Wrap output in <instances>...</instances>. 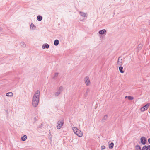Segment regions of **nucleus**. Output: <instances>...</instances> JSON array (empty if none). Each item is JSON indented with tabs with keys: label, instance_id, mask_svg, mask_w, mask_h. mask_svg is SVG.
Wrapping results in <instances>:
<instances>
[{
	"label": "nucleus",
	"instance_id": "obj_1",
	"mask_svg": "<svg viewBox=\"0 0 150 150\" xmlns=\"http://www.w3.org/2000/svg\"><path fill=\"white\" fill-rule=\"evenodd\" d=\"M40 91L37 90L34 94L32 99V105L34 107H37L39 101Z\"/></svg>",
	"mask_w": 150,
	"mask_h": 150
},
{
	"label": "nucleus",
	"instance_id": "obj_2",
	"mask_svg": "<svg viewBox=\"0 0 150 150\" xmlns=\"http://www.w3.org/2000/svg\"><path fill=\"white\" fill-rule=\"evenodd\" d=\"M64 124V120H61L59 121L57 124V128L58 129H60Z\"/></svg>",
	"mask_w": 150,
	"mask_h": 150
},
{
	"label": "nucleus",
	"instance_id": "obj_3",
	"mask_svg": "<svg viewBox=\"0 0 150 150\" xmlns=\"http://www.w3.org/2000/svg\"><path fill=\"white\" fill-rule=\"evenodd\" d=\"M150 105V103H149L146 104L145 105L142 107L140 109L141 111L142 112H143L145 110H147Z\"/></svg>",
	"mask_w": 150,
	"mask_h": 150
},
{
	"label": "nucleus",
	"instance_id": "obj_4",
	"mask_svg": "<svg viewBox=\"0 0 150 150\" xmlns=\"http://www.w3.org/2000/svg\"><path fill=\"white\" fill-rule=\"evenodd\" d=\"M140 141L143 145H145L147 142V139L144 137H142L140 138Z\"/></svg>",
	"mask_w": 150,
	"mask_h": 150
},
{
	"label": "nucleus",
	"instance_id": "obj_5",
	"mask_svg": "<svg viewBox=\"0 0 150 150\" xmlns=\"http://www.w3.org/2000/svg\"><path fill=\"white\" fill-rule=\"evenodd\" d=\"M63 89V87L62 86L60 87L58 90V91L55 93V95L56 96H58L61 93Z\"/></svg>",
	"mask_w": 150,
	"mask_h": 150
},
{
	"label": "nucleus",
	"instance_id": "obj_6",
	"mask_svg": "<svg viewBox=\"0 0 150 150\" xmlns=\"http://www.w3.org/2000/svg\"><path fill=\"white\" fill-rule=\"evenodd\" d=\"M122 59L121 57H119L118 59L117 65L122 66Z\"/></svg>",
	"mask_w": 150,
	"mask_h": 150
},
{
	"label": "nucleus",
	"instance_id": "obj_7",
	"mask_svg": "<svg viewBox=\"0 0 150 150\" xmlns=\"http://www.w3.org/2000/svg\"><path fill=\"white\" fill-rule=\"evenodd\" d=\"M76 133H75V134L78 136L79 137H81L82 136L83 133L80 130H77V131H76Z\"/></svg>",
	"mask_w": 150,
	"mask_h": 150
},
{
	"label": "nucleus",
	"instance_id": "obj_8",
	"mask_svg": "<svg viewBox=\"0 0 150 150\" xmlns=\"http://www.w3.org/2000/svg\"><path fill=\"white\" fill-rule=\"evenodd\" d=\"M79 13L80 15V16H82L83 18H85L86 17H87V13H85L83 12H82L81 11H80L79 12Z\"/></svg>",
	"mask_w": 150,
	"mask_h": 150
},
{
	"label": "nucleus",
	"instance_id": "obj_9",
	"mask_svg": "<svg viewBox=\"0 0 150 150\" xmlns=\"http://www.w3.org/2000/svg\"><path fill=\"white\" fill-rule=\"evenodd\" d=\"M85 81L86 84L87 86L90 83L89 78L87 77H86L85 79Z\"/></svg>",
	"mask_w": 150,
	"mask_h": 150
},
{
	"label": "nucleus",
	"instance_id": "obj_10",
	"mask_svg": "<svg viewBox=\"0 0 150 150\" xmlns=\"http://www.w3.org/2000/svg\"><path fill=\"white\" fill-rule=\"evenodd\" d=\"M49 45L45 43L43 44L42 46V48L43 49H45V48L47 49H48L49 48Z\"/></svg>",
	"mask_w": 150,
	"mask_h": 150
},
{
	"label": "nucleus",
	"instance_id": "obj_11",
	"mask_svg": "<svg viewBox=\"0 0 150 150\" xmlns=\"http://www.w3.org/2000/svg\"><path fill=\"white\" fill-rule=\"evenodd\" d=\"M99 34L100 35H103L104 34H105L106 33V30L105 29H103L100 30L98 32Z\"/></svg>",
	"mask_w": 150,
	"mask_h": 150
},
{
	"label": "nucleus",
	"instance_id": "obj_12",
	"mask_svg": "<svg viewBox=\"0 0 150 150\" xmlns=\"http://www.w3.org/2000/svg\"><path fill=\"white\" fill-rule=\"evenodd\" d=\"M108 116L107 115H105L104 116L103 118L101 120L102 122H105L106 120L107 119Z\"/></svg>",
	"mask_w": 150,
	"mask_h": 150
},
{
	"label": "nucleus",
	"instance_id": "obj_13",
	"mask_svg": "<svg viewBox=\"0 0 150 150\" xmlns=\"http://www.w3.org/2000/svg\"><path fill=\"white\" fill-rule=\"evenodd\" d=\"M13 95V94L11 92H8L6 94V96L8 97H12Z\"/></svg>",
	"mask_w": 150,
	"mask_h": 150
},
{
	"label": "nucleus",
	"instance_id": "obj_14",
	"mask_svg": "<svg viewBox=\"0 0 150 150\" xmlns=\"http://www.w3.org/2000/svg\"><path fill=\"white\" fill-rule=\"evenodd\" d=\"M36 28V26L33 23H31L30 26V29H34Z\"/></svg>",
	"mask_w": 150,
	"mask_h": 150
},
{
	"label": "nucleus",
	"instance_id": "obj_15",
	"mask_svg": "<svg viewBox=\"0 0 150 150\" xmlns=\"http://www.w3.org/2000/svg\"><path fill=\"white\" fill-rule=\"evenodd\" d=\"M59 43V41L58 40H56L54 42V44L55 46H57Z\"/></svg>",
	"mask_w": 150,
	"mask_h": 150
},
{
	"label": "nucleus",
	"instance_id": "obj_16",
	"mask_svg": "<svg viewBox=\"0 0 150 150\" xmlns=\"http://www.w3.org/2000/svg\"><path fill=\"white\" fill-rule=\"evenodd\" d=\"M123 67L121 66L119 67V70L120 72L121 73H123L124 72V71H123Z\"/></svg>",
	"mask_w": 150,
	"mask_h": 150
},
{
	"label": "nucleus",
	"instance_id": "obj_17",
	"mask_svg": "<svg viewBox=\"0 0 150 150\" xmlns=\"http://www.w3.org/2000/svg\"><path fill=\"white\" fill-rule=\"evenodd\" d=\"M42 19V17L40 16V15H38L37 16V19L39 21H41Z\"/></svg>",
	"mask_w": 150,
	"mask_h": 150
},
{
	"label": "nucleus",
	"instance_id": "obj_18",
	"mask_svg": "<svg viewBox=\"0 0 150 150\" xmlns=\"http://www.w3.org/2000/svg\"><path fill=\"white\" fill-rule=\"evenodd\" d=\"M114 146V144L112 142H111L109 144V149H112L113 148Z\"/></svg>",
	"mask_w": 150,
	"mask_h": 150
},
{
	"label": "nucleus",
	"instance_id": "obj_19",
	"mask_svg": "<svg viewBox=\"0 0 150 150\" xmlns=\"http://www.w3.org/2000/svg\"><path fill=\"white\" fill-rule=\"evenodd\" d=\"M20 44L21 47H26V45L24 42H21Z\"/></svg>",
	"mask_w": 150,
	"mask_h": 150
},
{
	"label": "nucleus",
	"instance_id": "obj_20",
	"mask_svg": "<svg viewBox=\"0 0 150 150\" xmlns=\"http://www.w3.org/2000/svg\"><path fill=\"white\" fill-rule=\"evenodd\" d=\"M27 138V137L26 135H24L21 137V139L23 141H25Z\"/></svg>",
	"mask_w": 150,
	"mask_h": 150
},
{
	"label": "nucleus",
	"instance_id": "obj_21",
	"mask_svg": "<svg viewBox=\"0 0 150 150\" xmlns=\"http://www.w3.org/2000/svg\"><path fill=\"white\" fill-rule=\"evenodd\" d=\"M136 150H140L141 149V147L139 145H137L135 146Z\"/></svg>",
	"mask_w": 150,
	"mask_h": 150
},
{
	"label": "nucleus",
	"instance_id": "obj_22",
	"mask_svg": "<svg viewBox=\"0 0 150 150\" xmlns=\"http://www.w3.org/2000/svg\"><path fill=\"white\" fill-rule=\"evenodd\" d=\"M72 129L74 132V133L75 134L76 133V131H77V130H78V129H77V128L76 127H74L72 128Z\"/></svg>",
	"mask_w": 150,
	"mask_h": 150
},
{
	"label": "nucleus",
	"instance_id": "obj_23",
	"mask_svg": "<svg viewBox=\"0 0 150 150\" xmlns=\"http://www.w3.org/2000/svg\"><path fill=\"white\" fill-rule=\"evenodd\" d=\"M141 150H148V146H144Z\"/></svg>",
	"mask_w": 150,
	"mask_h": 150
},
{
	"label": "nucleus",
	"instance_id": "obj_24",
	"mask_svg": "<svg viewBox=\"0 0 150 150\" xmlns=\"http://www.w3.org/2000/svg\"><path fill=\"white\" fill-rule=\"evenodd\" d=\"M58 74H59L58 73H57V72L55 73L54 74V75L53 77V78L55 79L56 78H57L58 76Z\"/></svg>",
	"mask_w": 150,
	"mask_h": 150
},
{
	"label": "nucleus",
	"instance_id": "obj_25",
	"mask_svg": "<svg viewBox=\"0 0 150 150\" xmlns=\"http://www.w3.org/2000/svg\"><path fill=\"white\" fill-rule=\"evenodd\" d=\"M127 98L129 100H132L134 99L133 97L131 96H128Z\"/></svg>",
	"mask_w": 150,
	"mask_h": 150
},
{
	"label": "nucleus",
	"instance_id": "obj_26",
	"mask_svg": "<svg viewBox=\"0 0 150 150\" xmlns=\"http://www.w3.org/2000/svg\"><path fill=\"white\" fill-rule=\"evenodd\" d=\"M101 148L102 150H103L105 148V146L103 145L101 146Z\"/></svg>",
	"mask_w": 150,
	"mask_h": 150
},
{
	"label": "nucleus",
	"instance_id": "obj_27",
	"mask_svg": "<svg viewBox=\"0 0 150 150\" xmlns=\"http://www.w3.org/2000/svg\"><path fill=\"white\" fill-rule=\"evenodd\" d=\"M142 47V45H138V47L139 48H141Z\"/></svg>",
	"mask_w": 150,
	"mask_h": 150
},
{
	"label": "nucleus",
	"instance_id": "obj_28",
	"mask_svg": "<svg viewBox=\"0 0 150 150\" xmlns=\"http://www.w3.org/2000/svg\"><path fill=\"white\" fill-rule=\"evenodd\" d=\"M148 150H150V145H148Z\"/></svg>",
	"mask_w": 150,
	"mask_h": 150
},
{
	"label": "nucleus",
	"instance_id": "obj_29",
	"mask_svg": "<svg viewBox=\"0 0 150 150\" xmlns=\"http://www.w3.org/2000/svg\"><path fill=\"white\" fill-rule=\"evenodd\" d=\"M2 28L0 27V32L2 31Z\"/></svg>",
	"mask_w": 150,
	"mask_h": 150
},
{
	"label": "nucleus",
	"instance_id": "obj_30",
	"mask_svg": "<svg viewBox=\"0 0 150 150\" xmlns=\"http://www.w3.org/2000/svg\"><path fill=\"white\" fill-rule=\"evenodd\" d=\"M148 142L150 144V138L148 139Z\"/></svg>",
	"mask_w": 150,
	"mask_h": 150
},
{
	"label": "nucleus",
	"instance_id": "obj_31",
	"mask_svg": "<svg viewBox=\"0 0 150 150\" xmlns=\"http://www.w3.org/2000/svg\"><path fill=\"white\" fill-rule=\"evenodd\" d=\"M128 96H126L125 97V98H127Z\"/></svg>",
	"mask_w": 150,
	"mask_h": 150
},
{
	"label": "nucleus",
	"instance_id": "obj_32",
	"mask_svg": "<svg viewBox=\"0 0 150 150\" xmlns=\"http://www.w3.org/2000/svg\"><path fill=\"white\" fill-rule=\"evenodd\" d=\"M82 20H81L80 21H82Z\"/></svg>",
	"mask_w": 150,
	"mask_h": 150
}]
</instances>
